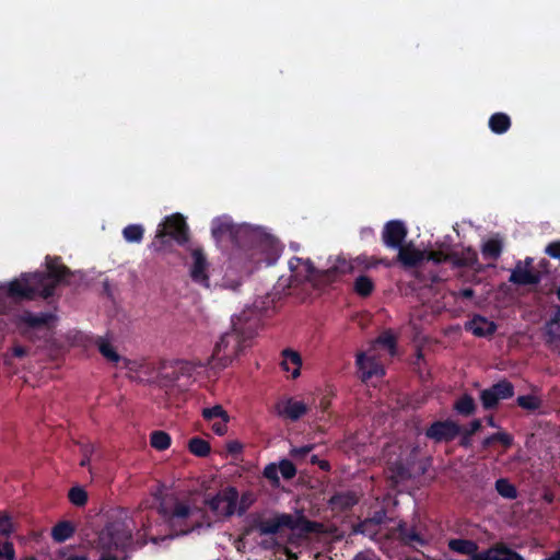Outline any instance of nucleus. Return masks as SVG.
Masks as SVG:
<instances>
[{
  "instance_id": "obj_1",
  "label": "nucleus",
  "mask_w": 560,
  "mask_h": 560,
  "mask_svg": "<svg viewBox=\"0 0 560 560\" xmlns=\"http://www.w3.org/2000/svg\"><path fill=\"white\" fill-rule=\"evenodd\" d=\"M159 513L160 523L155 525L143 523L138 532L137 540L140 546L148 541L161 545L213 526L208 512L190 497L168 495L164 498L159 505Z\"/></svg>"
},
{
  "instance_id": "obj_2",
  "label": "nucleus",
  "mask_w": 560,
  "mask_h": 560,
  "mask_svg": "<svg viewBox=\"0 0 560 560\" xmlns=\"http://www.w3.org/2000/svg\"><path fill=\"white\" fill-rule=\"evenodd\" d=\"M81 273H70L57 258L46 259V273H23L19 278L0 285V294L7 293L13 299L49 298L60 283L74 284Z\"/></svg>"
},
{
  "instance_id": "obj_3",
  "label": "nucleus",
  "mask_w": 560,
  "mask_h": 560,
  "mask_svg": "<svg viewBox=\"0 0 560 560\" xmlns=\"http://www.w3.org/2000/svg\"><path fill=\"white\" fill-rule=\"evenodd\" d=\"M211 233L217 241L231 238L236 242L248 240L254 244L256 264L272 265L280 256L279 242L265 229L247 223L235 224L228 215H221L212 220Z\"/></svg>"
},
{
  "instance_id": "obj_4",
  "label": "nucleus",
  "mask_w": 560,
  "mask_h": 560,
  "mask_svg": "<svg viewBox=\"0 0 560 560\" xmlns=\"http://www.w3.org/2000/svg\"><path fill=\"white\" fill-rule=\"evenodd\" d=\"M383 242L387 247L398 249V260L406 268H418L421 273L430 264L445 259L443 252L430 253L421 250L412 244L402 245L407 236V229L404 222L398 220L389 221L383 229Z\"/></svg>"
},
{
  "instance_id": "obj_5",
  "label": "nucleus",
  "mask_w": 560,
  "mask_h": 560,
  "mask_svg": "<svg viewBox=\"0 0 560 560\" xmlns=\"http://www.w3.org/2000/svg\"><path fill=\"white\" fill-rule=\"evenodd\" d=\"M131 541L129 525L120 520L109 522L90 542L91 548L98 555L97 560H118V553L124 552ZM58 560H89L85 556L60 552Z\"/></svg>"
},
{
  "instance_id": "obj_6",
  "label": "nucleus",
  "mask_w": 560,
  "mask_h": 560,
  "mask_svg": "<svg viewBox=\"0 0 560 560\" xmlns=\"http://www.w3.org/2000/svg\"><path fill=\"white\" fill-rule=\"evenodd\" d=\"M203 368L200 361L163 360L156 365L155 384L163 388L185 390L197 380Z\"/></svg>"
},
{
  "instance_id": "obj_7",
  "label": "nucleus",
  "mask_w": 560,
  "mask_h": 560,
  "mask_svg": "<svg viewBox=\"0 0 560 560\" xmlns=\"http://www.w3.org/2000/svg\"><path fill=\"white\" fill-rule=\"evenodd\" d=\"M184 265L190 281L209 291L217 290L218 285H232L223 282L217 275L218 269L209 261L205 250L199 245H190L184 258Z\"/></svg>"
},
{
  "instance_id": "obj_8",
  "label": "nucleus",
  "mask_w": 560,
  "mask_h": 560,
  "mask_svg": "<svg viewBox=\"0 0 560 560\" xmlns=\"http://www.w3.org/2000/svg\"><path fill=\"white\" fill-rule=\"evenodd\" d=\"M203 503L209 509L208 515L214 525L237 514L238 491L230 486L222 488L215 494L206 495Z\"/></svg>"
},
{
  "instance_id": "obj_9",
  "label": "nucleus",
  "mask_w": 560,
  "mask_h": 560,
  "mask_svg": "<svg viewBox=\"0 0 560 560\" xmlns=\"http://www.w3.org/2000/svg\"><path fill=\"white\" fill-rule=\"evenodd\" d=\"M243 337L236 324L231 331L225 332L217 342L208 364L212 368H225L243 349Z\"/></svg>"
},
{
  "instance_id": "obj_10",
  "label": "nucleus",
  "mask_w": 560,
  "mask_h": 560,
  "mask_svg": "<svg viewBox=\"0 0 560 560\" xmlns=\"http://www.w3.org/2000/svg\"><path fill=\"white\" fill-rule=\"evenodd\" d=\"M448 547L457 553L470 556L472 560H524L518 553L501 545L478 552V547L474 541L452 539L448 541Z\"/></svg>"
},
{
  "instance_id": "obj_11",
  "label": "nucleus",
  "mask_w": 560,
  "mask_h": 560,
  "mask_svg": "<svg viewBox=\"0 0 560 560\" xmlns=\"http://www.w3.org/2000/svg\"><path fill=\"white\" fill-rule=\"evenodd\" d=\"M440 252L444 253V255L446 256L445 259H443L439 262H435V264H430L425 268L424 272L421 275V277L423 279L428 278L432 281L441 280L442 277L435 270H433V268H435L439 265L446 262V261L452 262V265L455 267H463V266L474 267L478 261L477 253L471 248L463 249L460 255L452 254L450 252L448 246H446V245H441L438 248L430 249V253H440Z\"/></svg>"
},
{
  "instance_id": "obj_12",
  "label": "nucleus",
  "mask_w": 560,
  "mask_h": 560,
  "mask_svg": "<svg viewBox=\"0 0 560 560\" xmlns=\"http://www.w3.org/2000/svg\"><path fill=\"white\" fill-rule=\"evenodd\" d=\"M357 368L362 381L368 382L373 377L384 375V366L381 362V355L376 353L375 347H370L368 351L357 354Z\"/></svg>"
},
{
  "instance_id": "obj_13",
  "label": "nucleus",
  "mask_w": 560,
  "mask_h": 560,
  "mask_svg": "<svg viewBox=\"0 0 560 560\" xmlns=\"http://www.w3.org/2000/svg\"><path fill=\"white\" fill-rule=\"evenodd\" d=\"M187 231L188 228L185 218L180 213H174L166 217L164 221L159 224L156 237L170 235L177 243L183 244L188 240Z\"/></svg>"
},
{
  "instance_id": "obj_14",
  "label": "nucleus",
  "mask_w": 560,
  "mask_h": 560,
  "mask_svg": "<svg viewBox=\"0 0 560 560\" xmlns=\"http://www.w3.org/2000/svg\"><path fill=\"white\" fill-rule=\"evenodd\" d=\"M120 370L126 371V376L140 383L155 384L156 365L153 366L143 361H132L126 359L121 361Z\"/></svg>"
},
{
  "instance_id": "obj_15",
  "label": "nucleus",
  "mask_w": 560,
  "mask_h": 560,
  "mask_svg": "<svg viewBox=\"0 0 560 560\" xmlns=\"http://www.w3.org/2000/svg\"><path fill=\"white\" fill-rule=\"evenodd\" d=\"M56 322V317L49 313L33 314L24 312L19 316V327L24 334L31 330H48Z\"/></svg>"
},
{
  "instance_id": "obj_16",
  "label": "nucleus",
  "mask_w": 560,
  "mask_h": 560,
  "mask_svg": "<svg viewBox=\"0 0 560 560\" xmlns=\"http://www.w3.org/2000/svg\"><path fill=\"white\" fill-rule=\"evenodd\" d=\"M202 417L209 423L213 433L217 435L222 436L228 433L230 416L221 405L203 408Z\"/></svg>"
},
{
  "instance_id": "obj_17",
  "label": "nucleus",
  "mask_w": 560,
  "mask_h": 560,
  "mask_svg": "<svg viewBox=\"0 0 560 560\" xmlns=\"http://www.w3.org/2000/svg\"><path fill=\"white\" fill-rule=\"evenodd\" d=\"M307 409L308 408L305 402L293 398L280 399L275 406L277 416L283 419H289L291 421L299 420L306 413Z\"/></svg>"
},
{
  "instance_id": "obj_18",
  "label": "nucleus",
  "mask_w": 560,
  "mask_h": 560,
  "mask_svg": "<svg viewBox=\"0 0 560 560\" xmlns=\"http://www.w3.org/2000/svg\"><path fill=\"white\" fill-rule=\"evenodd\" d=\"M458 425L453 421L436 422L430 427L427 435L436 441H448L458 433Z\"/></svg>"
},
{
  "instance_id": "obj_19",
  "label": "nucleus",
  "mask_w": 560,
  "mask_h": 560,
  "mask_svg": "<svg viewBox=\"0 0 560 560\" xmlns=\"http://www.w3.org/2000/svg\"><path fill=\"white\" fill-rule=\"evenodd\" d=\"M282 527H296V518L292 515L280 514L260 523V530L264 534H273Z\"/></svg>"
},
{
  "instance_id": "obj_20",
  "label": "nucleus",
  "mask_w": 560,
  "mask_h": 560,
  "mask_svg": "<svg viewBox=\"0 0 560 560\" xmlns=\"http://www.w3.org/2000/svg\"><path fill=\"white\" fill-rule=\"evenodd\" d=\"M302 362V357L298 351L292 349L282 351L281 366L291 378H298L301 375Z\"/></svg>"
},
{
  "instance_id": "obj_21",
  "label": "nucleus",
  "mask_w": 560,
  "mask_h": 560,
  "mask_svg": "<svg viewBox=\"0 0 560 560\" xmlns=\"http://www.w3.org/2000/svg\"><path fill=\"white\" fill-rule=\"evenodd\" d=\"M495 324L486 317L475 316L466 324V329L477 337H487L495 331Z\"/></svg>"
},
{
  "instance_id": "obj_22",
  "label": "nucleus",
  "mask_w": 560,
  "mask_h": 560,
  "mask_svg": "<svg viewBox=\"0 0 560 560\" xmlns=\"http://www.w3.org/2000/svg\"><path fill=\"white\" fill-rule=\"evenodd\" d=\"M359 261V258L355 260H349L343 256H335L328 259V266L326 272L331 276H340L351 272L354 269V264Z\"/></svg>"
},
{
  "instance_id": "obj_23",
  "label": "nucleus",
  "mask_w": 560,
  "mask_h": 560,
  "mask_svg": "<svg viewBox=\"0 0 560 560\" xmlns=\"http://www.w3.org/2000/svg\"><path fill=\"white\" fill-rule=\"evenodd\" d=\"M289 268L292 277L296 281L307 280L312 277L314 268L308 259L294 257L289 261Z\"/></svg>"
},
{
  "instance_id": "obj_24",
  "label": "nucleus",
  "mask_w": 560,
  "mask_h": 560,
  "mask_svg": "<svg viewBox=\"0 0 560 560\" xmlns=\"http://www.w3.org/2000/svg\"><path fill=\"white\" fill-rule=\"evenodd\" d=\"M217 275L223 282H232V285H218V289L236 290L242 283L241 272L232 265L226 266L224 269H218Z\"/></svg>"
},
{
  "instance_id": "obj_25",
  "label": "nucleus",
  "mask_w": 560,
  "mask_h": 560,
  "mask_svg": "<svg viewBox=\"0 0 560 560\" xmlns=\"http://www.w3.org/2000/svg\"><path fill=\"white\" fill-rule=\"evenodd\" d=\"M510 281L515 284H534L538 282V276L528 267L518 264L510 276Z\"/></svg>"
},
{
  "instance_id": "obj_26",
  "label": "nucleus",
  "mask_w": 560,
  "mask_h": 560,
  "mask_svg": "<svg viewBox=\"0 0 560 560\" xmlns=\"http://www.w3.org/2000/svg\"><path fill=\"white\" fill-rule=\"evenodd\" d=\"M502 252V241L498 236H491L482 242L481 254L485 259L494 260Z\"/></svg>"
},
{
  "instance_id": "obj_27",
  "label": "nucleus",
  "mask_w": 560,
  "mask_h": 560,
  "mask_svg": "<svg viewBox=\"0 0 560 560\" xmlns=\"http://www.w3.org/2000/svg\"><path fill=\"white\" fill-rule=\"evenodd\" d=\"M97 347L102 355L106 358L109 362L115 363L118 369L121 366V361L126 360V358H121L117 353L110 340L106 338H100L97 340Z\"/></svg>"
},
{
  "instance_id": "obj_28",
  "label": "nucleus",
  "mask_w": 560,
  "mask_h": 560,
  "mask_svg": "<svg viewBox=\"0 0 560 560\" xmlns=\"http://www.w3.org/2000/svg\"><path fill=\"white\" fill-rule=\"evenodd\" d=\"M376 348V353L382 355V351L388 355L395 354V339L390 332H384L378 339L371 346Z\"/></svg>"
},
{
  "instance_id": "obj_29",
  "label": "nucleus",
  "mask_w": 560,
  "mask_h": 560,
  "mask_svg": "<svg viewBox=\"0 0 560 560\" xmlns=\"http://www.w3.org/2000/svg\"><path fill=\"white\" fill-rule=\"evenodd\" d=\"M511 126L510 117L503 113L493 114L489 119V127L494 133H504Z\"/></svg>"
},
{
  "instance_id": "obj_30",
  "label": "nucleus",
  "mask_w": 560,
  "mask_h": 560,
  "mask_svg": "<svg viewBox=\"0 0 560 560\" xmlns=\"http://www.w3.org/2000/svg\"><path fill=\"white\" fill-rule=\"evenodd\" d=\"M398 532H399V537L401 538V540H404V542H406L408 545L417 546V545H423L425 542V539L422 538L421 535L416 532V529H413V528L408 529L406 524H399Z\"/></svg>"
},
{
  "instance_id": "obj_31",
  "label": "nucleus",
  "mask_w": 560,
  "mask_h": 560,
  "mask_svg": "<svg viewBox=\"0 0 560 560\" xmlns=\"http://www.w3.org/2000/svg\"><path fill=\"white\" fill-rule=\"evenodd\" d=\"M188 450L196 456L205 457L210 453V444L203 439L192 438L188 442Z\"/></svg>"
},
{
  "instance_id": "obj_32",
  "label": "nucleus",
  "mask_w": 560,
  "mask_h": 560,
  "mask_svg": "<svg viewBox=\"0 0 560 560\" xmlns=\"http://www.w3.org/2000/svg\"><path fill=\"white\" fill-rule=\"evenodd\" d=\"M72 534L73 527L68 522H61L57 524L51 532L52 538L59 542L67 540L72 536Z\"/></svg>"
},
{
  "instance_id": "obj_33",
  "label": "nucleus",
  "mask_w": 560,
  "mask_h": 560,
  "mask_svg": "<svg viewBox=\"0 0 560 560\" xmlns=\"http://www.w3.org/2000/svg\"><path fill=\"white\" fill-rule=\"evenodd\" d=\"M143 232L142 225L130 224L122 230V235L128 243H140L143 237Z\"/></svg>"
},
{
  "instance_id": "obj_34",
  "label": "nucleus",
  "mask_w": 560,
  "mask_h": 560,
  "mask_svg": "<svg viewBox=\"0 0 560 560\" xmlns=\"http://www.w3.org/2000/svg\"><path fill=\"white\" fill-rule=\"evenodd\" d=\"M357 503V497L351 492L339 493L331 498L330 504L334 508L347 509Z\"/></svg>"
},
{
  "instance_id": "obj_35",
  "label": "nucleus",
  "mask_w": 560,
  "mask_h": 560,
  "mask_svg": "<svg viewBox=\"0 0 560 560\" xmlns=\"http://www.w3.org/2000/svg\"><path fill=\"white\" fill-rule=\"evenodd\" d=\"M151 445L158 451H164L171 445V436L164 431H154L151 434Z\"/></svg>"
},
{
  "instance_id": "obj_36",
  "label": "nucleus",
  "mask_w": 560,
  "mask_h": 560,
  "mask_svg": "<svg viewBox=\"0 0 560 560\" xmlns=\"http://www.w3.org/2000/svg\"><path fill=\"white\" fill-rule=\"evenodd\" d=\"M374 289L373 281L366 276H360L354 282V291L362 296H366L372 293Z\"/></svg>"
},
{
  "instance_id": "obj_37",
  "label": "nucleus",
  "mask_w": 560,
  "mask_h": 560,
  "mask_svg": "<svg viewBox=\"0 0 560 560\" xmlns=\"http://www.w3.org/2000/svg\"><path fill=\"white\" fill-rule=\"evenodd\" d=\"M14 532L15 526L11 516L4 512H0V535L8 537Z\"/></svg>"
},
{
  "instance_id": "obj_38",
  "label": "nucleus",
  "mask_w": 560,
  "mask_h": 560,
  "mask_svg": "<svg viewBox=\"0 0 560 560\" xmlns=\"http://www.w3.org/2000/svg\"><path fill=\"white\" fill-rule=\"evenodd\" d=\"M455 409L462 415H470L475 409V404L471 397L463 396L455 404Z\"/></svg>"
},
{
  "instance_id": "obj_39",
  "label": "nucleus",
  "mask_w": 560,
  "mask_h": 560,
  "mask_svg": "<svg viewBox=\"0 0 560 560\" xmlns=\"http://www.w3.org/2000/svg\"><path fill=\"white\" fill-rule=\"evenodd\" d=\"M495 488L498 492L504 498L513 499L516 495L515 488L505 479H499L495 482Z\"/></svg>"
},
{
  "instance_id": "obj_40",
  "label": "nucleus",
  "mask_w": 560,
  "mask_h": 560,
  "mask_svg": "<svg viewBox=\"0 0 560 560\" xmlns=\"http://www.w3.org/2000/svg\"><path fill=\"white\" fill-rule=\"evenodd\" d=\"M495 441L501 442L505 446H510L512 443V436L505 432H498L491 436L486 438L482 442V445L483 447H488Z\"/></svg>"
},
{
  "instance_id": "obj_41",
  "label": "nucleus",
  "mask_w": 560,
  "mask_h": 560,
  "mask_svg": "<svg viewBox=\"0 0 560 560\" xmlns=\"http://www.w3.org/2000/svg\"><path fill=\"white\" fill-rule=\"evenodd\" d=\"M69 499L72 504H74L77 506H81V505L85 504V502L88 500V495H86V492L82 488L74 487L69 492Z\"/></svg>"
},
{
  "instance_id": "obj_42",
  "label": "nucleus",
  "mask_w": 560,
  "mask_h": 560,
  "mask_svg": "<svg viewBox=\"0 0 560 560\" xmlns=\"http://www.w3.org/2000/svg\"><path fill=\"white\" fill-rule=\"evenodd\" d=\"M499 399H505L513 395V386L509 382H500L492 386Z\"/></svg>"
},
{
  "instance_id": "obj_43",
  "label": "nucleus",
  "mask_w": 560,
  "mask_h": 560,
  "mask_svg": "<svg viewBox=\"0 0 560 560\" xmlns=\"http://www.w3.org/2000/svg\"><path fill=\"white\" fill-rule=\"evenodd\" d=\"M15 549L11 541L0 540V560H14Z\"/></svg>"
},
{
  "instance_id": "obj_44",
  "label": "nucleus",
  "mask_w": 560,
  "mask_h": 560,
  "mask_svg": "<svg viewBox=\"0 0 560 560\" xmlns=\"http://www.w3.org/2000/svg\"><path fill=\"white\" fill-rule=\"evenodd\" d=\"M255 501V497L252 492H244L241 497L238 495V511L237 514H243Z\"/></svg>"
},
{
  "instance_id": "obj_45",
  "label": "nucleus",
  "mask_w": 560,
  "mask_h": 560,
  "mask_svg": "<svg viewBox=\"0 0 560 560\" xmlns=\"http://www.w3.org/2000/svg\"><path fill=\"white\" fill-rule=\"evenodd\" d=\"M481 400L486 408H492L500 399L497 397L494 389L491 387L481 393Z\"/></svg>"
},
{
  "instance_id": "obj_46",
  "label": "nucleus",
  "mask_w": 560,
  "mask_h": 560,
  "mask_svg": "<svg viewBox=\"0 0 560 560\" xmlns=\"http://www.w3.org/2000/svg\"><path fill=\"white\" fill-rule=\"evenodd\" d=\"M279 472L282 475L283 478L290 479L295 476L296 469L294 465L287 459H283L279 463Z\"/></svg>"
},
{
  "instance_id": "obj_47",
  "label": "nucleus",
  "mask_w": 560,
  "mask_h": 560,
  "mask_svg": "<svg viewBox=\"0 0 560 560\" xmlns=\"http://www.w3.org/2000/svg\"><path fill=\"white\" fill-rule=\"evenodd\" d=\"M517 401L521 407L528 410H534L539 406V400L535 396H520Z\"/></svg>"
},
{
  "instance_id": "obj_48",
  "label": "nucleus",
  "mask_w": 560,
  "mask_h": 560,
  "mask_svg": "<svg viewBox=\"0 0 560 560\" xmlns=\"http://www.w3.org/2000/svg\"><path fill=\"white\" fill-rule=\"evenodd\" d=\"M264 476L269 479L272 483H279V466L276 464H269L264 469Z\"/></svg>"
},
{
  "instance_id": "obj_49",
  "label": "nucleus",
  "mask_w": 560,
  "mask_h": 560,
  "mask_svg": "<svg viewBox=\"0 0 560 560\" xmlns=\"http://www.w3.org/2000/svg\"><path fill=\"white\" fill-rule=\"evenodd\" d=\"M547 334L551 338H560V313L547 325Z\"/></svg>"
},
{
  "instance_id": "obj_50",
  "label": "nucleus",
  "mask_w": 560,
  "mask_h": 560,
  "mask_svg": "<svg viewBox=\"0 0 560 560\" xmlns=\"http://www.w3.org/2000/svg\"><path fill=\"white\" fill-rule=\"evenodd\" d=\"M545 252L551 258L560 259V241L550 243Z\"/></svg>"
},
{
  "instance_id": "obj_51",
  "label": "nucleus",
  "mask_w": 560,
  "mask_h": 560,
  "mask_svg": "<svg viewBox=\"0 0 560 560\" xmlns=\"http://www.w3.org/2000/svg\"><path fill=\"white\" fill-rule=\"evenodd\" d=\"M312 448H313L312 445H305V446H302V447H294V448L291 450V456H293L294 458L303 457L306 454H308L312 451Z\"/></svg>"
},
{
  "instance_id": "obj_52",
  "label": "nucleus",
  "mask_w": 560,
  "mask_h": 560,
  "mask_svg": "<svg viewBox=\"0 0 560 560\" xmlns=\"http://www.w3.org/2000/svg\"><path fill=\"white\" fill-rule=\"evenodd\" d=\"M226 450L231 454L240 453L242 450V444L238 441H229L226 443Z\"/></svg>"
},
{
  "instance_id": "obj_53",
  "label": "nucleus",
  "mask_w": 560,
  "mask_h": 560,
  "mask_svg": "<svg viewBox=\"0 0 560 560\" xmlns=\"http://www.w3.org/2000/svg\"><path fill=\"white\" fill-rule=\"evenodd\" d=\"M12 353L16 358H23L27 354V350L22 346H14L12 348Z\"/></svg>"
},
{
  "instance_id": "obj_54",
  "label": "nucleus",
  "mask_w": 560,
  "mask_h": 560,
  "mask_svg": "<svg viewBox=\"0 0 560 560\" xmlns=\"http://www.w3.org/2000/svg\"><path fill=\"white\" fill-rule=\"evenodd\" d=\"M480 425H481V422L479 420H475L472 423H471V433L478 431L480 429Z\"/></svg>"
},
{
  "instance_id": "obj_55",
  "label": "nucleus",
  "mask_w": 560,
  "mask_h": 560,
  "mask_svg": "<svg viewBox=\"0 0 560 560\" xmlns=\"http://www.w3.org/2000/svg\"><path fill=\"white\" fill-rule=\"evenodd\" d=\"M462 294L465 296V298H470L472 295V291L470 289H466V290H463L462 291Z\"/></svg>"
},
{
  "instance_id": "obj_56",
  "label": "nucleus",
  "mask_w": 560,
  "mask_h": 560,
  "mask_svg": "<svg viewBox=\"0 0 560 560\" xmlns=\"http://www.w3.org/2000/svg\"><path fill=\"white\" fill-rule=\"evenodd\" d=\"M487 422H488V424H489L490 427H492V428H495V427H497V424H495V422H494L493 418H491V417H490V418H488Z\"/></svg>"
},
{
  "instance_id": "obj_57",
  "label": "nucleus",
  "mask_w": 560,
  "mask_h": 560,
  "mask_svg": "<svg viewBox=\"0 0 560 560\" xmlns=\"http://www.w3.org/2000/svg\"><path fill=\"white\" fill-rule=\"evenodd\" d=\"M532 261H533V259H532V258H527V259L525 260V266H524V267H528V268H529V266H530Z\"/></svg>"
},
{
  "instance_id": "obj_58",
  "label": "nucleus",
  "mask_w": 560,
  "mask_h": 560,
  "mask_svg": "<svg viewBox=\"0 0 560 560\" xmlns=\"http://www.w3.org/2000/svg\"><path fill=\"white\" fill-rule=\"evenodd\" d=\"M88 463H89V459H88V458H84V459H82V460H81V465H82V466L88 465Z\"/></svg>"
},
{
  "instance_id": "obj_59",
  "label": "nucleus",
  "mask_w": 560,
  "mask_h": 560,
  "mask_svg": "<svg viewBox=\"0 0 560 560\" xmlns=\"http://www.w3.org/2000/svg\"><path fill=\"white\" fill-rule=\"evenodd\" d=\"M21 560H36L34 557H26V558H23Z\"/></svg>"
},
{
  "instance_id": "obj_60",
  "label": "nucleus",
  "mask_w": 560,
  "mask_h": 560,
  "mask_svg": "<svg viewBox=\"0 0 560 560\" xmlns=\"http://www.w3.org/2000/svg\"><path fill=\"white\" fill-rule=\"evenodd\" d=\"M327 466H328L327 463H322L323 468H326Z\"/></svg>"
},
{
  "instance_id": "obj_61",
  "label": "nucleus",
  "mask_w": 560,
  "mask_h": 560,
  "mask_svg": "<svg viewBox=\"0 0 560 560\" xmlns=\"http://www.w3.org/2000/svg\"><path fill=\"white\" fill-rule=\"evenodd\" d=\"M558 298L560 299V288L557 291Z\"/></svg>"
}]
</instances>
